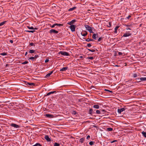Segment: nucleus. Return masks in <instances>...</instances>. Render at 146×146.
Segmentation results:
<instances>
[{
    "label": "nucleus",
    "mask_w": 146,
    "mask_h": 146,
    "mask_svg": "<svg viewBox=\"0 0 146 146\" xmlns=\"http://www.w3.org/2000/svg\"><path fill=\"white\" fill-rule=\"evenodd\" d=\"M59 54H61L62 55L64 56H68L69 54L66 52L60 51L58 52Z\"/></svg>",
    "instance_id": "1"
},
{
    "label": "nucleus",
    "mask_w": 146,
    "mask_h": 146,
    "mask_svg": "<svg viewBox=\"0 0 146 146\" xmlns=\"http://www.w3.org/2000/svg\"><path fill=\"white\" fill-rule=\"evenodd\" d=\"M10 125L12 127H13L15 128H18L20 127L19 125L13 123L11 124Z\"/></svg>",
    "instance_id": "2"
},
{
    "label": "nucleus",
    "mask_w": 146,
    "mask_h": 146,
    "mask_svg": "<svg viewBox=\"0 0 146 146\" xmlns=\"http://www.w3.org/2000/svg\"><path fill=\"white\" fill-rule=\"evenodd\" d=\"M69 28L72 32H74L75 31V26L74 25H70L69 27Z\"/></svg>",
    "instance_id": "3"
},
{
    "label": "nucleus",
    "mask_w": 146,
    "mask_h": 146,
    "mask_svg": "<svg viewBox=\"0 0 146 146\" xmlns=\"http://www.w3.org/2000/svg\"><path fill=\"white\" fill-rule=\"evenodd\" d=\"M44 116L49 118H52L54 117L53 115L50 114H46Z\"/></svg>",
    "instance_id": "4"
},
{
    "label": "nucleus",
    "mask_w": 146,
    "mask_h": 146,
    "mask_svg": "<svg viewBox=\"0 0 146 146\" xmlns=\"http://www.w3.org/2000/svg\"><path fill=\"white\" fill-rule=\"evenodd\" d=\"M58 32L54 29H52L50 31V33H53L54 34H57Z\"/></svg>",
    "instance_id": "5"
},
{
    "label": "nucleus",
    "mask_w": 146,
    "mask_h": 146,
    "mask_svg": "<svg viewBox=\"0 0 146 146\" xmlns=\"http://www.w3.org/2000/svg\"><path fill=\"white\" fill-rule=\"evenodd\" d=\"M131 35V33H130L129 32L126 33H125L124 35H123V37H127L129 36H130Z\"/></svg>",
    "instance_id": "6"
},
{
    "label": "nucleus",
    "mask_w": 146,
    "mask_h": 146,
    "mask_svg": "<svg viewBox=\"0 0 146 146\" xmlns=\"http://www.w3.org/2000/svg\"><path fill=\"white\" fill-rule=\"evenodd\" d=\"M87 34L88 33L86 31H83L81 33L82 35L84 36H86Z\"/></svg>",
    "instance_id": "7"
},
{
    "label": "nucleus",
    "mask_w": 146,
    "mask_h": 146,
    "mask_svg": "<svg viewBox=\"0 0 146 146\" xmlns=\"http://www.w3.org/2000/svg\"><path fill=\"white\" fill-rule=\"evenodd\" d=\"M76 21L75 19H73L71 21L69 22L68 23V25H72V24L74 23Z\"/></svg>",
    "instance_id": "8"
},
{
    "label": "nucleus",
    "mask_w": 146,
    "mask_h": 146,
    "mask_svg": "<svg viewBox=\"0 0 146 146\" xmlns=\"http://www.w3.org/2000/svg\"><path fill=\"white\" fill-rule=\"evenodd\" d=\"M84 27L86 29V30L88 31L92 29V28L88 25H84Z\"/></svg>",
    "instance_id": "9"
},
{
    "label": "nucleus",
    "mask_w": 146,
    "mask_h": 146,
    "mask_svg": "<svg viewBox=\"0 0 146 146\" xmlns=\"http://www.w3.org/2000/svg\"><path fill=\"white\" fill-rule=\"evenodd\" d=\"M44 138L48 141H51V139L49 138L48 135H46L44 137Z\"/></svg>",
    "instance_id": "10"
},
{
    "label": "nucleus",
    "mask_w": 146,
    "mask_h": 146,
    "mask_svg": "<svg viewBox=\"0 0 146 146\" xmlns=\"http://www.w3.org/2000/svg\"><path fill=\"white\" fill-rule=\"evenodd\" d=\"M68 69V67H63L60 70V71L61 72H64L66 70H67Z\"/></svg>",
    "instance_id": "11"
},
{
    "label": "nucleus",
    "mask_w": 146,
    "mask_h": 146,
    "mask_svg": "<svg viewBox=\"0 0 146 146\" xmlns=\"http://www.w3.org/2000/svg\"><path fill=\"white\" fill-rule=\"evenodd\" d=\"M125 110V109L124 108H122L120 109H118V112L119 113H121L123 111H124Z\"/></svg>",
    "instance_id": "12"
},
{
    "label": "nucleus",
    "mask_w": 146,
    "mask_h": 146,
    "mask_svg": "<svg viewBox=\"0 0 146 146\" xmlns=\"http://www.w3.org/2000/svg\"><path fill=\"white\" fill-rule=\"evenodd\" d=\"M76 7H74L72 8H70V9H68V11H73L75 9H76Z\"/></svg>",
    "instance_id": "13"
},
{
    "label": "nucleus",
    "mask_w": 146,
    "mask_h": 146,
    "mask_svg": "<svg viewBox=\"0 0 146 146\" xmlns=\"http://www.w3.org/2000/svg\"><path fill=\"white\" fill-rule=\"evenodd\" d=\"M53 71H51L50 73L47 74L45 76L46 78H47L50 76L53 73Z\"/></svg>",
    "instance_id": "14"
},
{
    "label": "nucleus",
    "mask_w": 146,
    "mask_h": 146,
    "mask_svg": "<svg viewBox=\"0 0 146 146\" xmlns=\"http://www.w3.org/2000/svg\"><path fill=\"white\" fill-rule=\"evenodd\" d=\"M55 92H56V91H55L50 92L48 93L46 95V96H49L51 94H53Z\"/></svg>",
    "instance_id": "15"
},
{
    "label": "nucleus",
    "mask_w": 146,
    "mask_h": 146,
    "mask_svg": "<svg viewBox=\"0 0 146 146\" xmlns=\"http://www.w3.org/2000/svg\"><path fill=\"white\" fill-rule=\"evenodd\" d=\"M84 139L85 138H82L80 139V142L82 143H83L84 140Z\"/></svg>",
    "instance_id": "16"
},
{
    "label": "nucleus",
    "mask_w": 146,
    "mask_h": 146,
    "mask_svg": "<svg viewBox=\"0 0 146 146\" xmlns=\"http://www.w3.org/2000/svg\"><path fill=\"white\" fill-rule=\"evenodd\" d=\"M95 143V142L92 141H90L89 143V144L90 145H94Z\"/></svg>",
    "instance_id": "17"
},
{
    "label": "nucleus",
    "mask_w": 146,
    "mask_h": 146,
    "mask_svg": "<svg viewBox=\"0 0 146 146\" xmlns=\"http://www.w3.org/2000/svg\"><path fill=\"white\" fill-rule=\"evenodd\" d=\"M140 80L141 81H146V77L141 78Z\"/></svg>",
    "instance_id": "18"
},
{
    "label": "nucleus",
    "mask_w": 146,
    "mask_h": 146,
    "mask_svg": "<svg viewBox=\"0 0 146 146\" xmlns=\"http://www.w3.org/2000/svg\"><path fill=\"white\" fill-rule=\"evenodd\" d=\"M93 108L96 109H98L99 108V106L98 105H95L93 106Z\"/></svg>",
    "instance_id": "19"
},
{
    "label": "nucleus",
    "mask_w": 146,
    "mask_h": 146,
    "mask_svg": "<svg viewBox=\"0 0 146 146\" xmlns=\"http://www.w3.org/2000/svg\"><path fill=\"white\" fill-rule=\"evenodd\" d=\"M118 28H119V27L117 26V27H116L115 28V29H114V33H117V30L118 29Z\"/></svg>",
    "instance_id": "20"
},
{
    "label": "nucleus",
    "mask_w": 146,
    "mask_h": 146,
    "mask_svg": "<svg viewBox=\"0 0 146 146\" xmlns=\"http://www.w3.org/2000/svg\"><path fill=\"white\" fill-rule=\"evenodd\" d=\"M96 36L97 35L96 34H94L93 35L92 37L94 39H96Z\"/></svg>",
    "instance_id": "21"
},
{
    "label": "nucleus",
    "mask_w": 146,
    "mask_h": 146,
    "mask_svg": "<svg viewBox=\"0 0 146 146\" xmlns=\"http://www.w3.org/2000/svg\"><path fill=\"white\" fill-rule=\"evenodd\" d=\"M142 133L145 137L146 138V132H144L143 131L142 132Z\"/></svg>",
    "instance_id": "22"
},
{
    "label": "nucleus",
    "mask_w": 146,
    "mask_h": 146,
    "mask_svg": "<svg viewBox=\"0 0 146 146\" xmlns=\"http://www.w3.org/2000/svg\"><path fill=\"white\" fill-rule=\"evenodd\" d=\"M60 144L57 143H55L54 144V146H60Z\"/></svg>",
    "instance_id": "23"
},
{
    "label": "nucleus",
    "mask_w": 146,
    "mask_h": 146,
    "mask_svg": "<svg viewBox=\"0 0 146 146\" xmlns=\"http://www.w3.org/2000/svg\"><path fill=\"white\" fill-rule=\"evenodd\" d=\"M28 84H29V85L31 86H33L35 85V84L33 83H28Z\"/></svg>",
    "instance_id": "24"
},
{
    "label": "nucleus",
    "mask_w": 146,
    "mask_h": 146,
    "mask_svg": "<svg viewBox=\"0 0 146 146\" xmlns=\"http://www.w3.org/2000/svg\"><path fill=\"white\" fill-rule=\"evenodd\" d=\"M35 51V50H30L29 51V52L31 53H33Z\"/></svg>",
    "instance_id": "25"
},
{
    "label": "nucleus",
    "mask_w": 146,
    "mask_h": 146,
    "mask_svg": "<svg viewBox=\"0 0 146 146\" xmlns=\"http://www.w3.org/2000/svg\"><path fill=\"white\" fill-rule=\"evenodd\" d=\"M107 130L108 131H112L113 129L111 128H108L107 129Z\"/></svg>",
    "instance_id": "26"
},
{
    "label": "nucleus",
    "mask_w": 146,
    "mask_h": 146,
    "mask_svg": "<svg viewBox=\"0 0 146 146\" xmlns=\"http://www.w3.org/2000/svg\"><path fill=\"white\" fill-rule=\"evenodd\" d=\"M26 31L27 32H29V33H34V32H35V31L34 30H33V31H29V30H28V31Z\"/></svg>",
    "instance_id": "27"
},
{
    "label": "nucleus",
    "mask_w": 146,
    "mask_h": 146,
    "mask_svg": "<svg viewBox=\"0 0 146 146\" xmlns=\"http://www.w3.org/2000/svg\"><path fill=\"white\" fill-rule=\"evenodd\" d=\"M0 54L2 56H5L7 55V54L5 52L1 53Z\"/></svg>",
    "instance_id": "28"
},
{
    "label": "nucleus",
    "mask_w": 146,
    "mask_h": 146,
    "mask_svg": "<svg viewBox=\"0 0 146 146\" xmlns=\"http://www.w3.org/2000/svg\"><path fill=\"white\" fill-rule=\"evenodd\" d=\"M56 26H57L59 27L62 26L63 25L60 24L55 23Z\"/></svg>",
    "instance_id": "29"
},
{
    "label": "nucleus",
    "mask_w": 146,
    "mask_h": 146,
    "mask_svg": "<svg viewBox=\"0 0 146 146\" xmlns=\"http://www.w3.org/2000/svg\"><path fill=\"white\" fill-rule=\"evenodd\" d=\"M27 27L29 29H33L34 28L33 27L27 26Z\"/></svg>",
    "instance_id": "30"
},
{
    "label": "nucleus",
    "mask_w": 146,
    "mask_h": 146,
    "mask_svg": "<svg viewBox=\"0 0 146 146\" xmlns=\"http://www.w3.org/2000/svg\"><path fill=\"white\" fill-rule=\"evenodd\" d=\"M92 112H93V110L92 109H90V110H89V113L90 114H91L92 113Z\"/></svg>",
    "instance_id": "31"
},
{
    "label": "nucleus",
    "mask_w": 146,
    "mask_h": 146,
    "mask_svg": "<svg viewBox=\"0 0 146 146\" xmlns=\"http://www.w3.org/2000/svg\"><path fill=\"white\" fill-rule=\"evenodd\" d=\"M35 59V57H31L29 58V59L31 60H34Z\"/></svg>",
    "instance_id": "32"
},
{
    "label": "nucleus",
    "mask_w": 146,
    "mask_h": 146,
    "mask_svg": "<svg viewBox=\"0 0 146 146\" xmlns=\"http://www.w3.org/2000/svg\"><path fill=\"white\" fill-rule=\"evenodd\" d=\"M87 59L90 60H93L94 58L92 57H88L87 58Z\"/></svg>",
    "instance_id": "33"
},
{
    "label": "nucleus",
    "mask_w": 146,
    "mask_h": 146,
    "mask_svg": "<svg viewBox=\"0 0 146 146\" xmlns=\"http://www.w3.org/2000/svg\"><path fill=\"white\" fill-rule=\"evenodd\" d=\"M28 63V62L27 61H25L24 62L22 63V64H27Z\"/></svg>",
    "instance_id": "34"
},
{
    "label": "nucleus",
    "mask_w": 146,
    "mask_h": 146,
    "mask_svg": "<svg viewBox=\"0 0 146 146\" xmlns=\"http://www.w3.org/2000/svg\"><path fill=\"white\" fill-rule=\"evenodd\" d=\"M41 146L40 145V144L38 143H36L35 144V145H33V146Z\"/></svg>",
    "instance_id": "35"
},
{
    "label": "nucleus",
    "mask_w": 146,
    "mask_h": 146,
    "mask_svg": "<svg viewBox=\"0 0 146 146\" xmlns=\"http://www.w3.org/2000/svg\"><path fill=\"white\" fill-rule=\"evenodd\" d=\"M88 50L92 52H95V50L94 49H92L91 50L90 49H88Z\"/></svg>",
    "instance_id": "36"
},
{
    "label": "nucleus",
    "mask_w": 146,
    "mask_h": 146,
    "mask_svg": "<svg viewBox=\"0 0 146 146\" xmlns=\"http://www.w3.org/2000/svg\"><path fill=\"white\" fill-rule=\"evenodd\" d=\"M96 113L98 114H100V111L99 110H97L96 111Z\"/></svg>",
    "instance_id": "37"
},
{
    "label": "nucleus",
    "mask_w": 146,
    "mask_h": 146,
    "mask_svg": "<svg viewBox=\"0 0 146 146\" xmlns=\"http://www.w3.org/2000/svg\"><path fill=\"white\" fill-rule=\"evenodd\" d=\"M5 22L4 21L0 23V26L3 25L5 23Z\"/></svg>",
    "instance_id": "38"
},
{
    "label": "nucleus",
    "mask_w": 146,
    "mask_h": 146,
    "mask_svg": "<svg viewBox=\"0 0 146 146\" xmlns=\"http://www.w3.org/2000/svg\"><path fill=\"white\" fill-rule=\"evenodd\" d=\"M133 76L134 78L136 77L137 76V75L136 74H134L133 75Z\"/></svg>",
    "instance_id": "39"
},
{
    "label": "nucleus",
    "mask_w": 146,
    "mask_h": 146,
    "mask_svg": "<svg viewBox=\"0 0 146 146\" xmlns=\"http://www.w3.org/2000/svg\"><path fill=\"white\" fill-rule=\"evenodd\" d=\"M30 45L31 46H35V45L34 44V43H33V42H31L30 44Z\"/></svg>",
    "instance_id": "40"
},
{
    "label": "nucleus",
    "mask_w": 146,
    "mask_h": 146,
    "mask_svg": "<svg viewBox=\"0 0 146 146\" xmlns=\"http://www.w3.org/2000/svg\"><path fill=\"white\" fill-rule=\"evenodd\" d=\"M55 26H56L55 24H53L52 25H51L50 26V27H51V28H53Z\"/></svg>",
    "instance_id": "41"
},
{
    "label": "nucleus",
    "mask_w": 146,
    "mask_h": 146,
    "mask_svg": "<svg viewBox=\"0 0 146 146\" xmlns=\"http://www.w3.org/2000/svg\"><path fill=\"white\" fill-rule=\"evenodd\" d=\"M90 33H94V32L92 31V29H91L90 30H89V31H88Z\"/></svg>",
    "instance_id": "42"
},
{
    "label": "nucleus",
    "mask_w": 146,
    "mask_h": 146,
    "mask_svg": "<svg viewBox=\"0 0 146 146\" xmlns=\"http://www.w3.org/2000/svg\"><path fill=\"white\" fill-rule=\"evenodd\" d=\"M105 91H107L109 92H112V91H110V90H107V89H105Z\"/></svg>",
    "instance_id": "43"
},
{
    "label": "nucleus",
    "mask_w": 146,
    "mask_h": 146,
    "mask_svg": "<svg viewBox=\"0 0 146 146\" xmlns=\"http://www.w3.org/2000/svg\"><path fill=\"white\" fill-rule=\"evenodd\" d=\"M87 46L88 47H90L91 46V45L90 44V43H89V44H87Z\"/></svg>",
    "instance_id": "44"
},
{
    "label": "nucleus",
    "mask_w": 146,
    "mask_h": 146,
    "mask_svg": "<svg viewBox=\"0 0 146 146\" xmlns=\"http://www.w3.org/2000/svg\"><path fill=\"white\" fill-rule=\"evenodd\" d=\"M102 38V37L99 38L98 40V42L100 41L101 40Z\"/></svg>",
    "instance_id": "45"
},
{
    "label": "nucleus",
    "mask_w": 146,
    "mask_h": 146,
    "mask_svg": "<svg viewBox=\"0 0 146 146\" xmlns=\"http://www.w3.org/2000/svg\"><path fill=\"white\" fill-rule=\"evenodd\" d=\"M90 136L89 135H88L87 136L86 139H89L90 138Z\"/></svg>",
    "instance_id": "46"
},
{
    "label": "nucleus",
    "mask_w": 146,
    "mask_h": 146,
    "mask_svg": "<svg viewBox=\"0 0 146 146\" xmlns=\"http://www.w3.org/2000/svg\"><path fill=\"white\" fill-rule=\"evenodd\" d=\"M86 41L87 42H89L90 41V38H87L86 39Z\"/></svg>",
    "instance_id": "47"
},
{
    "label": "nucleus",
    "mask_w": 146,
    "mask_h": 146,
    "mask_svg": "<svg viewBox=\"0 0 146 146\" xmlns=\"http://www.w3.org/2000/svg\"><path fill=\"white\" fill-rule=\"evenodd\" d=\"M118 54L119 55H121L122 54V53L120 52H118Z\"/></svg>",
    "instance_id": "48"
},
{
    "label": "nucleus",
    "mask_w": 146,
    "mask_h": 146,
    "mask_svg": "<svg viewBox=\"0 0 146 146\" xmlns=\"http://www.w3.org/2000/svg\"><path fill=\"white\" fill-rule=\"evenodd\" d=\"M48 61H49V60L47 59L45 61V62L46 63L48 62Z\"/></svg>",
    "instance_id": "49"
},
{
    "label": "nucleus",
    "mask_w": 146,
    "mask_h": 146,
    "mask_svg": "<svg viewBox=\"0 0 146 146\" xmlns=\"http://www.w3.org/2000/svg\"><path fill=\"white\" fill-rule=\"evenodd\" d=\"M9 42L11 43H13V41L12 40H9Z\"/></svg>",
    "instance_id": "50"
},
{
    "label": "nucleus",
    "mask_w": 146,
    "mask_h": 146,
    "mask_svg": "<svg viewBox=\"0 0 146 146\" xmlns=\"http://www.w3.org/2000/svg\"><path fill=\"white\" fill-rule=\"evenodd\" d=\"M38 57V56L37 55H35L34 57H35V58H37Z\"/></svg>",
    "instance_id": "51"
},
{
    "label": "nucleus",
    "mask_w": 146,
    "mask_h": 146,
    "mask_svg": "<svg viewBox=\"0 0 146 146\" xmlns=\"http://www.w3.org/2000/svg\"><path fill=\"white\" fill-rule=\"evenodd\" d=\"M131 17V16L130 15H129L127 17V18L128 19H129L130 17Z\"/></svg>",
    "instance_id": "52"
},
{
    "label": "nucleus",
    "mask_w": 146,
    "mask_h": 146,
    "mask_svg": "<svg viewBox=\"0 0 146 146\" xmlns=\"http://www.w3.org/2000/svg\"><path fill=\"white\" fill-rule=\"evenodd\" d=\"M126 29L127 30H131V29L129 28H128V27H127V28H126Z\"/></svg>",
    "instance_id": "53"
},
{
    "label": "nucleus",
    "mask_w": 146,
    "mask_h": 146,
    "mask_svg": "<svg viewBox=\"0 0 146 146\" xmlns=\"http://www.w3.org/2000/svg\"><path fill=\"white\" fill-rule=\"evenodd\" d=\"M73 113L74 114H76V112L74 111H73Z\"/></svg>",
    "instance_id": "54"
},
{
    "label": "nucleus",
    "mask_w": 146,
    "mask_h": 146,
    "mask_svg": "<svg viewBox=\"0 0 146 146\" xmlns=\"http://www.w3.org/2000/svg\"><path fill=\"white\" fill-rule=\"evenodd\" d=\"M116 141V140H114V141H111V143H113V142H115V141Z\"/></svg>",
    "instance_id": "55"
},
{
    "label": "nucleus",
    "mask_w": 146,
    "mask_h": 146,
    "mask_svg": "<svg viewBox=\"0 0 146 146\" xmlns=\"http://www.w3.org/2000/svg\"><path fill=\"white\" fill-rule=\"evenodd\" d=\"M27 53H28L27 52H26L25 53V55L26 56L27 54Z\"/></svg>",
    "instance_id": "56"
},
{
    "label": "nucleus",
    "mask_w": 146,
    "mask_h": 146,
    "mask_svg": "<svg viewBox=\"0 0 146 146\" xmlns=\"http://www.w3.org/2000/svg\"><path fill=\"white\" fill-rule=\"evenodd\" d=\"M34 30H37V28L36 27H35V28H34Z\"/></svg>",
    "instance_id": "57"
},
{
    "label": "nucleus",
    "mask_w": 146,
    "mask_h": 146,
    "mask_svg": "<svg viewBox=\"0 0 146 146\" xmlns=\"http://www.w3.org/2000/svg\"><path fill=\"white\" fill-rule=\"evenodd\" d=\"M93 39H90V41H93Z\"/></svg>",
    "instance_id": "58"
},
{
    "label": "nucleus",
    "mask_w": 146,
    "mask_h": 146,
    "mask_svg": "<svg viewBox=\"0 0 146 146\" xmlns=\"http://www.w3.org/2000/svg\"><path fill=\"white\" fill-rule=\"evenodd\" d=\"M82 57H82V56H80V57H79V58H82Z\"/></svg>",
    "instance_id": "59"
},
{
    "label": "nucleus",
    "mask_w": 146,
    "mask_h": 146,
    "mask_svg": "<svg viewBox=\"0 0 146 146\" xmlns=\"http://www.w3.org/2000/svg\"><path fill=\"white\" fill-rule=\"evenodd\" d=\"M126 26H127V27H128V26H129V25L128 26V25H126Z\"/></svg>",
    "instance_id": "60"
},
{
    "label": "nucleus",
    "mask_w": 146,
    "mask_h": 146,
    "mask_svg": "<svg viewBox=\"0 0 146 146\" xmlns=\"http://www.w3.org/2000/svg\"><path fill=\"white\" fill-rule=\"evenodd\" d=\"M141 82V81H139L138 82Z\"/></svg>",
    "instance_id": "61"
}]
</instances>
